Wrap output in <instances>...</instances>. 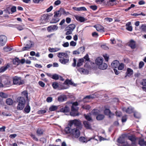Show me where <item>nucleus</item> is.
<instances>
[{
    "mask_svg": "<svg viewBox=\"0 0 146 146\" xmlns=\"http://www.w3.org/2000/svg\"><path fill=\"white\" fill-rule=\"evenodd\" d=\"M30 107L29 105V104H28L24 109L25 112L27 113H28L30 112Z\"/></svg>",
    "mask_w": 146,
    "mask_h": 146,
    "instance_id": "c9c22d12",
    "label": "nucleus"
},
{
    "mask_svg": "<svg viewBox=\"0 0 146 146\" xmlns=\"http://www.w3.org/2000/svg\"><path fill=\"white\" fill-rule=\"evenodd\" d=\"M73 84V82L71 80H70L68 79L66 80L64 83V84L67 85L68 84L72 85Z\"/></svg>",
    "mask_w": 146,
    "mask_h": 146,
    "instance_id": "8fccbe9b",
    "label": "nucleus"
},
{
    "mask_svg": "<svg viewBox=\"0 0 146 146\" xmlns=\"http://www.w3.org/2000/svg\"><path fill=\"white\" fill-rule=\"evenodd\" d=\"M65 98L64 96L61 95L58 97V100L59 102H62L65 100Z\"/></svg>",
    "mask_w": 146,
    "mask_h": 146,
    "instance_id": "37998d69",
    "label": "nucleus"
},
{
    "mask_svg": "<svg viewBox=\"0 0 146 146\" xmlns=\"http://www.w3.org/2000/svg\"><path fill=\"white\" fill-rule=\"evenodd\" d=\"M71 134L72 135V137L77 138L80 136V133L79 130L76 128H74L72 129Z\"/></svg>",
    "mask_w": 146,
    "mask_h": 146,
    "instance_id": "423d86ee",
    "label": "nucleus"
},
{
    "mask_svg": "<svg viewBox=\"0 0 146 146\" xmlns=\"http://www.w3.org/2000/svg\"><path fill=\"white\" fill-rule=\"evenodd\" d=\"M78 50L80 53L81 52H83L84 51L85 48L83 46L81 47L78 49Z\"/></svg>",
    "mask_w": 146,
    "mask_h": 146,
    "instance_id": "680f3d73",
    "label": "nucleus"
},
{
    "mask_svg": "<svg viewBox=\"0 0 146 146\" xmlns=\"http://www.w3.org/2000/svg\"><path fill=\"white\" fill-rule=\"evenodd\" d=\"M58 106H52L50 107L49 110L50 111H54L58 109Z\"/></svg>",
    "mask_w": 146,
    "mask_h": 146,
    "instance_id": "a19ab883",
    "label": "nucleus"
},
{
    "mask_svg": "<svg viewBox=\"0 0 146 146\" xmlns=\"http://www.w3.org/2000/svg\"><path fill=\"white\" fill-rule=\"evenodd\" d=\"M100 111L97 109H94L91 112V113L94 115H98L100 114Z\"/></svg>",
    "mask_w": 146,
    "mask_h": 146,
    "instance_id": "7c9ffc66",
    "label": "nucleus"
},
{
    "mask_svg": "<svg viewBox=\"0 0 146 146\" xmlns=\"http://www.w3.org/2000/svg\"><path fill=\"white\" fill-rule=\"evenodd\" d=\"M104 117V115L103 114H98L96 116V118L98 120H102Z\"/></svg>",
    "mask_w": 146,
    "mask_h": 146,
    "instance_id": "ea45409f",
    "label": "nucleus"
},
{
    "mask_svg": "<svg viewBox=\"0 0 146 146\" xmlns=\"http://www.w3.org/2000/svg\"><path fill=\"white\" fill-rule=\"evenodd\" d=\"M73 125L77 127H80L81 125V121L80 120L76 119L71 120L69 121L68 125L70 127H71Z\"/></svg>",
    "mask_w": 146,
    "mask_h": 146,
    "instance_id": "20e7f679",
    "label": "nucleus"
},
{
    "mask_svg": "<svg viewBox=\"0 0 146 146\" xmlns=\"http://www.w3.org/2000/svg\"><path fill=\"white\" fill-rule=\"evenodd\" d=\"M59 76L58 74H55L52 76V78L53 79L57 80L59 78Z\"/></svg>",
    "mask_w": 146,
    "mask_h": 146,
    "instance_id": "3c124183",
    "label": "nucleus"
},
{
    "mask_svg": "<svg viewBox=\"0 0 146 146\" xmlns=\"http://www.w3.org/2000/svg\"><path fill=\"white\" fill-rule=\"evenodd\" d=\"M30 136L34 140L36 141H38V139L32 133L30 135Z\"/></svg>",
    "mask_w": 146,
    "mask_h": 146,
    "instance_id": "13d9d810",
    "label": "nucleus"
},
{
    "mask_svg": "<svg viewBox=\"0 0 146 146\" xmlns=\"http://www.w3.org/2000/svg\"><path fill=\"white\" fill-rule=\"evenodd\" d=\"M119 64V62L117 60L113 61L111 63V66L112 68H117Z\"/></svg>",
    "mask_w": 146,
    "mask_h": 146,
    "instance_id": "f3484780",
    "label": "nucleus"
},
{
    "mask_svg": "<svg viewBox=\"0 0 146 146\" xmlns=\"http://www.w3.org/2000/svg\"><path fill=\"white\" fill-rule=\"evenodd\" d=\"M83 124L85 128L87 129H91L92 128L90 123L87 121H85L83 122Z\"/></svg>",
    "mask_w": 146,
    "mask_h": 146,
    "instance_id": "412c9836",
    "label": "nucleus"
},
{
    "mask_svg": "<svg viewBox=\"0 0 146 146\" xmlns=\"http://www.w3.org/2000/svg\"><path fill=\"white\" fill-rule=\"evenodd\" d=\"M11 11L12 13H13L16 11V7L15 6H13L11 8Z\"/></svg>",
    "mask_w": 146,
    "mask_h": 146,
    "instance_id": "052dcab7",
    "label": "nucleus"
},
{
    "mask_svg": "<svg viewBox=\"0 0 146 146\" xmlns=\"http://www.w3.org/2000/svg\"><path fill=\"white\" fill-rule=\"evenodd\" d=\"M46 101L48 102H51L52 101V98L50 97H48L46 99Z\"/></svg>",
    "mask_w": 146,
    "mask_h": 146,
    "instance_id": "69168bd1",
    "label": "nucleus"
},
{
    "mask_svg": "<svg viewBox=\"0 0 146 146\" xmlns=\"http://www.w3.org/2000/svg\"><path fill=\"white\" fill-rule=\"evenodd\" d=\"M103 58L102 57H98L96 60V64L98 66L103 63Z\"/></svg>",
    "mask_w": 146,
    "mask_h": 146,
    "instance_id": "aec40b11",
    "label": "nucleus"
},
{
    "mask_svg": "<svg viewBox=\"0 0 146 146\" xmlns=\"http://www.w3.org/2000/svg\"><path fill=\"white\" fill-rule=\"evenodd\" d=\"M128 139L132 142L131 145L132 146H135L136 144V138L133 136H129L128 137ZM130 146H131L130 144H129Z\"/></svg>",
    "mask_w": 146,
    "mask_h": 146,
    "instance_id": "9d476101",
    "label": "nucleus"
},
{
    "mask_svg": "<svg viewBox=\"0 0 146 146\" xmlns=\"http://www.w3.org/2000/svg\"><path fill=\"white\" fill-rule=\"evenodd\" d=\"M69 108L67 106H65L64 107H61L60 111L64 113H67L70 111Z\"/></svg>",
    "mask_w": 146,
    "mask_h": 146,
    "instance_id": "6ab92c4d",
    "label": "nucleus"
},
{
    "mask_svg": "<svg viewBox=\"0 0 146 146\" xmlns=\"http://www.w3.org/2000/svg\"><path fill=\"white\" fill-rule=\"evenodd\" d=\"M58 29V27L56 25H54L48 26L47 27V30L48 32H51L56 31Z\"/></svg>",
    "mask_w": 146,
    "mask_h": 146,
    "instance_id": "f8f14e48",
    "label": "nucleus"
},
{
    "mask_svg": "<svg viewBox=\"0 0 146 146\" xmlns=\"http://www.w3.org/2000/svg\"><path fill=\"white\" fill-rule=\"evenodd\" d=\"M108 67V65L106 63H102L98 66L99 69L104 70L106 69Z\"/></svg>",
    "mask_w": 146,
    "mask_h": 146,
    "instance_id": "cd10ccee",
    "label": "nucleus"
},
{
    "mask_svg": "<svg viewBox=\"0 0 146 146\" xmlns=\"http://www.w3.org/2000/svg\"><path fill=\"white\" fill-rule=\"evenodd\" d=\"M104 113L105 114L108 115L109 117H111V115H113L114 114L112 113L109 109H106L104 111Z\"/></svg>",
    "mask_w": 146,
    "mask_h": 146,
    "instance_id": "393cba45",
    "label": "nucleus"
},
{
    "mask_svg": "<svg viewBox=\"0 0 146 146\" xmlns=\"http://www.w3.org/2000/svg\"><path fill=\"white\" fill-rule=\"evenodd\" d=\"M16 28L19 31H21L25 28V26L24 25H17Z\"/></svg>",
    "mask_w": 146,
    "mask_h": 146,
    "instance_id": "c756f323",
    "label": "nucleus"
},
{
    "mask_svg": "<svg viewBox=\"0 0 146 146\" xmlns=\"http://www.w3.org/2000/svg\"><path fill=\"white\" fill-rule=\"evenodd\" d=\"M68 58H66L64 57H63L62 58H60L59 59V61L60 62L64 64H66V63H68L69 61V59Z\"/></svg>",
    "mask_w": 146,
    "mask_h": 146,
    "instance_id": "a211bd4d",
    "label": "nucleus"
},
{
    "mask_svg": "<svg viewBox=\"0 0 146 146\" xmlns=\"http://www.w3.org/2000/svg\"><path fill=\"white\" fill-rule=\"evenodd\" d=\"M79 141L83 143H86L87 141L86 139L83 137H80L79 138Z\"/></svg>",
    "mask_w": 146,
    "mask_h": 146,
    "instance_id": "de8ad7c7",
    "label": "nucleus"
},
{
    "mask_svg": "<svg viewBox=\"0 0 146 146\" xmlns=\"http://www.w3.org/2000/svg\"><path fill=\"white\" fill-rule=\"evenodd\" d=\"M65 12L64 9L60 8L59 10L54 12V17H60L62 13Z\"/></svg>",
    "mask_w": 146,
    "mask_h": 146,
    "instance_id": "1a4fd4ad",
    "label": "nucleus"
},
{
    "mask_svg": "<svg viewBox=\"0 0 146 146\" xmlns=\"http://www.w3.org/2000/svg\"><path fill=\"white\" fill-rule=\"evenodd\" d=\"M60 50V48H57L49 49V50L50 52H55Z\"/></svg>",
    "mask_w": 146,
    "mask_h": 146,
    "instance_id": "e433bc0d",
    "label": "nucleus"
},
{
    "mask_svg": "<svg viewBox=\"0 0 146 146\" xmlns=\"http://www.w3.org/2000/svg\"><path fill=\"white\" fill-rule=\"evenodd\" d=\"M129 45L132 49H134L136 47L135 42L134 40H130Z\"/></svg>",
    "mask_w": 146,
    "mask_h": 146,
    "instance_id": "5701e85b",
    "label": "nucleus"
},
{
    "mask_svg": "<svg viewBox=\"0 0 146 146\" xmlns=\"http://www.w3.org/2000/svg\"><path fill=\"white\" fill-rule=\"evenodd\" d=\"M141 28L143 31L146 33V25H142Z\"/></svg>",
    "mask_w": 146,
    "mask_h": 146,
    "instance_id": "774afa93",
    "label": "nucleus"
},
{
    "mask_svg": "<svg viewBox=\"0 0 146 146\" xmlns=\"http://www.w3.org/2000/svg\"><path fill=\"white\" fill-rule=\"evenodd\" d=\"M84 62V59L83 58L79 59L77 62V66L80 67L81 66Z\"/></svg>",
    "mask_w": 146,
    "mask_h": 146,
    "instance_id": "2f4dec72",
    "label": "nucleus"
},
{
    "mask_svg": "<svg viewBox=\"0 0 146 146\" xmlns=\"http://www.w3.org/2000/svg\"><path fill=\"white\" fill-rule=\"evenodd\" d=\"M49 16L47 14H44L42 15L40 18V20L42 21V22L43 23L46 22L47 20L48 19V16Z\"/></svg>",
    "mask_w": 146,
    "mask_h": 146,
    "instance_id": "ddd939ff",
    "label": "nucleus"
},
{
    "mask_svg": "<svg viewBox=\"0 0 146 146\" xmlns=\"http://www.w3.org/2000/svg\"><path fill=\"white\" fill-rule=\"evenodd\" d=\"M60 20L59 18L57 17H54L50 21V23H55L58 22Z\"/></svg>",
    "mask_w": 146,
    "mask_h": 146,
    "instance_id": "473e14b6",
    "label": "nucleus"
},
{
    "mask_svg": "<svg viewBox=\"0 0 146 146\" xmlns=\"http://www.w3.org/2000/svg\"><path fill=\"white\" fill-rule=\"evenodd\" d=\"M27 42L30 43V44H27L26 46H25L23 48L22 50L23 51H25L26 50H28L30 49L34 44V42L31 40H28L27 41Z\"/></svg>",
    "mask_w": 146,
    "mask_h": 146,
    "instance_id": "6e6552de",
    "label": "nucleus"
},
{
    "mask_svg": "<svg viewBox=\"0 0 146 146\" xmlns=\"http://www.w3.org/2000/svg\"><path fill=\"white\" fill-rule=\"evenodd\" d=\"M21 95L24 96L23 97H25L27 99H28V93L27 91H24L21 92Z\"/></svg>",
    "mask_w": 146,
    "mask_h": 146,
    "instance_id": "79ce46f5",
    "label": "nucleus"
},
{
    "mask_svg": "<svg viewBox=\"0 0 146 146\" xmlns=\"http://www.w3.org/2000/svg\"><path fill=\"white\" fill-rule=\"evenodd\" d=\"M7 41V38L4 35L0 36V46L4 45Z\"/></svg>",
    "mask_w": 146,
    "mask_h": 146,
    "instance_id": "0eeeda50",
    "label": "nucleus"
},
{
    "mask_svg": "<svg viewBox=\"0 0 146 146\" xmlns=\"http://www.w3.org/2000/svg\"><path fill=\"white\" fill-rule=\"evenodd\" d=\"M82 107V108L87 110H89L91 108V107L88 105H84Z\"/></svg>",
    "mask_w": 146,
    "mask_h": 146,
    "instance_id": "09e8293b",
    "label": "nucleus"
},
{
    "mask_svg": "<svg viewBox=\"0 0 146 146\" xmlns=\"http://www.w3.org/2000/svg\"><path fill=\"white\" fill-rule=\"evenodd\" d=\"M85 60V62H86V61H90V58L89 57V56L88 54H86L84 57V58Z\"/></svg>",
    "mask_w": 146,
    "mask_h": 146,
    "instance_id": "bf43d9fd",
    "label": "nucleus"
},
{
    "mask_svg": "<svg viewBox=\"0 0 146 146\" xmlns=\"http://www.w3.org/2000/svg\"><path fill=\"white\" fill-rule=\"evenodd\" d=\"M17 109L19 110H22L24 108L26 103V100L25 98L23 97H19L17 99Z\"/></svg>",
    "mask_w": 146,
    "mask_h": 146,
    "instance_id": "f257e3e1",
    "label": "nucleus"
},
{
    "mask_svg": "<svg viewBox=\"0 0 146 146\" xmlns=\"http://www.w3.org/2000/svg\"><path fill=\"white\" fill-rule=\"evenodd\" d=\"M57 56L58 57L60 58H62V56H64V57L66 58H68V55L66 53H65L64 52H59L58 53Z\"/></svg>",
    "mask_w": 146,
    "mask_h": 146,
    "instance_id": "4be33fe9",
    "label": "nucleus"
},
{
    "mask_svg": "<svg viewBox=\"0 0 146 146\" xmlns=\"http://www.w3.org/2000/svg\"><path fill=\"white\" fill-rule=\"evenodd\" d=\"M133 73V70L129 68H128L127 70V71L126 72V76H125V78H126L127 76L130 77L132 75Z\"/></svg>",
    "mask_w": 146,
    "mask_h": 146,
    "instance_id": "4468645a",
    "label": "nucleus"
},
{
    "mask_svg": "<svg viewBox=\"0 0 146 146\" xmlns=\"http://www.w3.org/2000/svg\"><path fill=\"white\" fill-rule=\"evenodd\" d=\"M76 18L77 21H80L81 22H84L87 20V19L84 18V17L79 16H76Z\"/></svg>",
    "mask_w": 146,
    "mask_h": 146,
    "instance_id": "b1692460",
    "label": "nucleus"
},
{
    "mask_svg": "<svg viewBox=\"0 0 146 146\" xmlns=\"http://www.w3.org/2000/svg\"><path fill=\"white\" fill-rule=\"evenodd\" d=\"M9 67V65L8 64H7L6 65H5L1 67L0 68V73L4 72Z\"/></svg>",
    "mask_w": 146,
    "mask_h": 146,
    "instance_id": "bb28decb",
    "label": "nucleus"
},
{
    "mask_svg": "<svg viewBox=\"0 0 146 146\" xmlns=\"http://www.w3.org/2000/svg\"><path fill=\"white\" fill-rule=\"evenodd\" d=\"M123 110L125 111L127 113H130L133 111V108L131 107H129L127 109L125 108H123Z\"/></svg>",
    "mask_w": 146,
    "mask_h": 146,
    "instance_id": "dca6fc26",
    "label": "nucleus"
},
{
    "mask_svg": "<svg viewBox=\"0 0 146 146\" xmlns=\"http://www.w3.org/2000/svg\"><path fill=\"white\" fill-rule=\"evenodd\" d=\"M66 32L65 33L66 35H68L72 34V31L68 29H66Z\"/></svg>",
    "mask_w": 146,
    "mask_h": 146,
    "instance_id": "4d7b16f0",
    "label": "nucleus"
},
{
    "mask_svg": "<svg viewBox=\"0 0 146 146\" xmlns=\"http://www.w3.org/2000/svg\"><path fill=\"white\" fill-rule=\"evenodd\" d=\"M79 72L81 74H85V70L82 68H77Z\"/></svg>",
    "mask_w": 146,
    "mask_h": 146,
    "instance_id": "6e6d98bb",
    "label": "nucleus"
},
{
    "mask_svg": "<svg viewBox=\"0 0 146 146\" xmlns=\"http://www.w3.org/2000/svg\"><path fill=\"white\" fill-rule=\"evenodd\" d=\"M72 129H71L70 127L69 126L66 127L64 129V131L66 134H71Z\"/></svg>",
    "mask_w": 146,
    "mask_h": 146,
    "instance_id": "c85d7f7f",
    "label": "nucleus"
},
{
    "mask_svg": "<svg viewBox=\"0 0 146 146\" xmlns=\"http://www.w3.org/2000/svg\"><path fill=\"white\" fill-rule=\"evenodd\" d=\"M94 27L96 28V30L100 32H104V27L100 25H95Z\"/></svg>",
    "mask_w": 146,
    "mask_h": 146,
    "instance_id": "2eb2a0df",
    "label": "nucleus"
},
{
    "mask_svg": "<svg viewBox=\"0 0 146 146\" xmlns=\"http://www.w3.org/2000/svg\"><path fill=\"white\" fill-rule=\"evenodd\" d=\"M78 104L77 102L72 103L71 108V111L70 113V115L71 116L74 117L78 116L79 115V113L78 111L79 109V108L78 107Z\"/></svg>",
    "mask_w": 146,
    "mask_h": 146,
    "instance_id": "f03ea898",
    "label": "nucleus"
},
{
    "mask_svg": "<svg viewBox=\"0 0 146 146\" xmlns=\"http://www.w3.org/2000/svg\"><path fill=\"white\" fill-rule=\"evenodd\" d=\"M76 27V26L73 24H71L69 25L66 28V29H68L72 31H74Z\"/></svg>",
    "mask_w": 146,
    "mask_h": 146,
    "instance_id": "f704fd0d",
    "label": "nucleus"
},
{
    "mask_svg": "<svg viewBox=\"0 0 146 146\" xmlns=\"http://www.w3.org/2000/svg\"><path fill=\"white\" fill-rule=\"evenodd\" d=\"M0 96L4 98H6L8 97V95L2 92H0Z\"/></svg>",
    "mask_w": 146,
    "mask_h": 146,
    "instance_id": "864d4df0",
    "label": "nucleus"
},
{
    "mask_svg": "<svg viewBox=\"0 0 146 146\" xmlns=\"http://www.w3.org/2000/svg\"><path fill=\"white\" fill-rule=\"evenodd\" d=\"M52 86L53 88L54 89H56L58 88V84L56 82H53L52 83Z\"/></svg>",
    "mask_w": 146,
    "mask_h": 146,
    "instance_id": "5fc2aeb1",
    "label": "nucleus"
},
{
    "mask_svg": "<svg viewBox=\"0 0 146 146\" xmlns=\"http://www.w3.org/2000/svg\"><path fill=\"white\" fill-rule=\"evenodd\" d=\"M139 144L141 146H146V141L145 142L143 139H140L139 141ZM123 146H130L127 143L123 144Z\"/></svg>",
    "mask_w": 146,
    "mask_h": 146,
    "instance_id": "9b49d317",
    "label": "nucleus"
},
{
    "mask_svg": "<svg viewBox=\"0 0 146 146\" xmlns=\"http://www.w3.org/2000/svg\"><path fill=\"white\" fill-rule=\"evenodd\" d=\"M84 116L86 119L88 120V121H92V117H91L90 115L89 114H85L84 115Z\"/></svg>",
    "mask_w": 146,
    "mask_h": 146,
    "instance_id": "58836bf2",
    "label": "nucleus"
},
{
    "mask_svg": "<svg viewBox=\"0 0 146 146\" xmlns=\"http://www.w3.org/2000/svg\"><path fill=\"white\" fill-rule=\"evenodd\" d=\"M12 50V48L7 46L3 48V50L6 52L10 51Z\"/></svg>",
    "mask_w": 146,
    "mask_h": 146,
    "instance_id": "a18cd8bd",
    "label": "nucleus"
},
{
    "mask_svg": "<svg viewBox=\"0 0 146 146\" xmlns=\"http://www.w3.org/2000/svg\"><path fill=\"white\" fill-rule=\"evenodd\" d=\"M13 63L15 65H19L20 62V60L18 58H16L13 60Z\"/></svg>",
    "mask_w": 146,
    "mask_h": 146,
    "instance_id": "c03bdc74",
    "label": "nucleus"
},
{
    "mask_svg": "<svg viewBox=\"0 0 146 146\" xmlns=\"http://www.w3.org/2000/svg\"><path fill=\"white\" fill-rule=\"evenodd\" d=\"M0 81H2L5 86L8 87L11 85V82L9 77L5 75L0 76Z\"/></svg>",
    "mask_w": 146,
    "mask_h": 146,
    "instance_id": "7ed1b4c3",
    "label": "nucleus"
},
{
    "mask_svg": "<svg viewBox=\"0 0 146 146\" xmlns=\"http://www.w3.org/2000/svg\"><path fill=\"white\" fill-rule=\"evenodd\" d=\"M141 84L143 86L142 88L143 90L146 92V79H143L141 82Z\"/></svg>",
    "mask_w": 146,
    "mask_h": 146,
    "instance_id": "a878e982",
    "label": "nucleus"
},
{
    "mask_svg": "<svg viewBox=\"0 0 146 146\" xmlns=\"http://www.w3.org/2000/svg\"><path fill=\"white\" fill-rule=\"evenodd\" d=\"M134 116L136 118H139L140 117V115L138 113L135 112L134 113Z\"/></svg>",
    "mask_w": 146,
    "mask_h": 146,
    "instance_id": "e2e57ef3",
    "label": "nucleus"
},
{
    "mask_svg": "<svg viewBox=\"0 0 146 146\" xmlns=\"http://www.w3.org/2000/svg\"><path fill=\"white\" fill-rule=\"evenodd\" d=\"M6 102L7 105L11 106L13 105V101L11 99L9 98L6 99Z\"/></svg>",
    "mask_w": 146,
    "mask_h": 146,
    "instance_id": "72a5a7b5",
    "label": "nucleus"
},
{
    "mask_svg": "<svg viewBox=\"0 0 146 146\" xmlns=\"http://www.w3.org/2000/svg\"><path fill=\"white\" fill-rule=\"evenodd\" d=\"M144 63L143 61L140 62L139 64V68H141L144 65Z\"/></svg>",
    "mask_w": 146,
    "mask_h": 146,
    "instance_id": "338daca9",
    "label": "nucleus"
},
{
    "mask_svg": "<svg viewBox=\"0 0 146 146\" xmlns=\"http://www.w3.org/2000/svg\"><path fill=\"white\" fill-rule=\"evenodd\" d=\"M46 110H40L38 111V114H40L45 113L46 112Z\"/></svg>",
    "mask_w": 146,
    "mask_h": 146,
    "instance_id": "0e129e2a",
    "label": "nucleus"
},
{
    "mask_svg": "<svg viewBox=\"0 0 146 146\" xmlns=\"http://www.w3.org/2000/svg\"><path fill=\"white\" fill-rule=\"evenodd\" d=\"M13 83L14 84L18 85H21L24 83L23 80H21L20 77H15L13 79Z\"/></svg>",
    "mask_w": 146,
    "mask_h": 146,
    "instance_id": "39448f33",
    "label": "nucleus"
},
{
    "mask_svg": "<svg viewBox=\"0 0 146 146\" xmlns=\"http://www.w3.org/2000/svg\"><path fill=\"white\" fill-rule=\"evenodd\" d=\"M43 133V130L40 128L38 129L36 131V133L38 136L42 135Z\"/></svg>",
    "mask_w": 146,
    "mask_h": 146,
    "instance_id": "4c0bfd02",
    "label": "nucleus"
},
{
    "mask_svg": "<svg viewBox=\"0 0 146 146\" xmlns=\"http://www.w3.org/2000/svg\"><path fill=\"white\" fill-rule=\"evenodd\" d=\"M117 142L119 143H125V141L124 138L120 137L118 138L117 139Z\"/></svg>",
    "mask_w": 146,
    "mask_h": 146,
    "instance_id": "49530a36",
    "label": "nucleus"
},
{
    "mask_svg": "<svg viewBox=\"0 0 146 146\" xmlns=\"http://www.w3.org/2000/svg\"><path fill=\"white\" fill-rule=\"evenodd\" d=\"M124 65L123 63H121L119 64L118 66V69L119 70H122L124 68Z\"/></svg>",
    "mask_w": 146,
    "mask_h": 146,
    "instance_id": "603ef678",
    "label": "nucleus"
}]
</instances>
